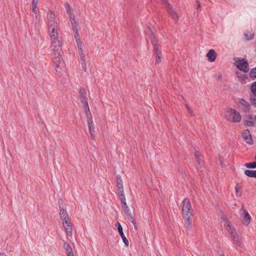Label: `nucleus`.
<instances>
[{
    "mask_svg": "<svg viewBox=\"0 0 256 256\" xmlns=\"http://www.w3.org/2000/svg\"><path fill=\"white\" fill-rule=\"evenodd\" d=\"M234 64L240 70L246 72L249 70L248 64L247 61L244 58H235Z\"/></svg>",
    "mask_w": 256,
    "mask_h": 256,
    "instance_id": "6",
    "label": "nucleus"
},
{
    "mask_svg": "<svg viewBox=\"0 0 256 256\" xmlns=\"http://www.w3.org/2000/svg\"><path fill=\"white\" fill-rule=\"evenodd\" d=\"M250 77L253 79H256V68H253L250 72Z\"/></svg>",
    "mask_w": 256,
    "mask_h": 256,
    "instance_id": "27",
    "label": "nucleus"
},
{
    "mask_svg": "<svg viewBox=\"0 0 256 256\" xmlns=\"http://www.w3.org/2000/svg\"><path fill=\"white\" fill-rule=\"evenodd\" d=\"M48 31L51 39V50L52 51H59L61 50L62 42L58 38V27L54 17H50L48 24Z\"/></svg>",
    "mask_w": 256,
    "mask_h": 256,
    "instance_id": "1",
    "label": "nucleus"
},
{
    "mask_svg": "<svg viewBox=\"0 0 256 256\" xmlns=\"http://www.w3.org/2000/svg\"><path fill=\"white\" fill-rule=\"evenodd\" d=\"M206 56L209 62H214L216 60V53L214 50L210 49L206 54Z\"/></svg>",
    "mask_w": 256,
    "mask_h": 256,
    "instance_id": "15",
    "label": "nucleus"
},
{
    "mask_svg": "<svg viewBox=\"0 0 256 256\" xmlns=\"http://www.w3.org/2000/svg\"><path fill=\"white\" fill-rule=\"evenodd\" d=\"M252 104L255 107H256V98H254L252 100Z\"/></svg>",
    "mask_w": 256,
    "mask_h": 256,
    "instance_id": "36",
    "label": "nucleus"
},
{
    "mask_svg": "<svg viewBox=\"0 0 256 256\" xmlns=\"http://www.w3.org/2000/svg\"><path fill=\"white\" fill-rule=\"evenodd\" d=\"M62 49L59 51H53L54 54L52 58L53 66L55 70L58 73L62 72L64 68V63L62 60L60 52Z\"/></svg>",
    "mask_w": 256,
    "mask_h": 256,
    "instance_id": "3",
    "label": "nucleus"
},
{
    "mask_svg": "<svg viewBox=\"0 0 256 256\" xmlns=\"http://www.w3.org/2000/svg\"><path fill=\"white\" fill-rule=\"evenodd\" d=\"M224 118L227 120L234 123L240 122L242 119L240 113L232 108H228L226 110Z\"/></svg>",
    "mask_w": 256,
    "mask_h": 256,
    "instance_id": "4",
    "label": "nucleus"
},
{
    "mask_svg": "<svg viewBox=\"0 0 256 256\" xmlns=\"http://www.w3.org/2000/svg\"><path fill=\"white\" fill-rule=\"evenodd\" d=\"M118 233H119L120 235V236L122 240V241L124 243V244L126 246H128V241L127 240V238H126V237L124 236L122 230L121 231H119Z\"/></svg>",
    "mask_w": 256,
    "mask_h": 256,
    "instance_id": "24",
    "label": "nucleus"
},
{
    "mask_svg": "<svg viewBox=\"0 0 256 256\" xmlns=\"http://www.w3.org/2000/svg\"><path fill=\"white\" fill-rule=\"evenodd\" d=\"M80 96L82 97L84 100H85L86 99V94L85 90L83 88H81L80 90Z\"/></svg>",
    "mask_w": 256,
    "mask_h": 256,
    "instance_id": "29",
    "label": "nucleus"
},
{
    "mask_svg": "<svg viewBox=\"0 0 256 256\" xmlns=\"http://www.w3.org/2000/svg\"><path fill=\"white\" fill-rule=\"evenodd\" d=\"M240 188V187L238 186V184L236 185V186L235 188L236 190V196H241V192L239 191V189Z\"/></svg>",
    "mask_w": 256,
    "mask_h": 256,
    "instance_id": "32",
    "label": "nucleus"
},
{
    "mask_svg": "<svg viewBox=\"0 0 256 256\" xmlns=\"http://www.w3.org/2000/svg\"><path fill=\"white\" fill-rule=\"evenodd\" d=\"M120 199L121 202V203L122 205L123 208H126V209L128 208V206H127L126 203V200L124 196V190H122V191L120 192Z\"/></svg>",
    "mask_w": 256,
    "mask_h": 256,
    "instance_id": "18",
    "label": "nucleus"
},
{
    "mask_svg": "<svg viewBox=\"0 0 256 256\" xmlns=\"http://www.w3.org/2000/svg\"><path fill=\"white\" fill-rule=\"evenodd\" d=\"M70 8L69 6H66V10H67V12H68V15H70H70H72V13H71V12H70Z\"/></svg>",
    "mask_w": 256,
    "mask_h": 256,
    "instance_id": "37",
    "label": "nucleus"
},
{
    "mask_svg": "<svg viewBox=\"0 0 256 256\" xmlns=\"http://www.w3.org/2000/svg\"><path fill=\"white\" fill-rule=\"evenodd\" d=\"M244 38L246 40H249L253 38V34L251 32L246 33L244 34Z\"/></svg>",
    "mask_w": 256,
    "mask_h": 256,
    "instance_id": "28",
    "label": "nucleus"
},
{
    "mask_svg": "<svg viewBox=\"0 0 256 256\" xmlns=\"http://www.w3.org/2000/svg\"><path fill=\"white\" fill-rule=\"evenodd\" d=\"M60 215L61 220L62 222L70 220L66 211L64 210V208H62L60 206Z\"/></svg>",
    "mask_w": 256,
    "mask_h": 256,
    "instance_id": "16",
    "label": "nucleus"
},
{
    "mask_svg": "<svg viewBox=\"0 0 256 256\" xmlns=\"http://www.w3.org/2000/svg\"><path fill=\"white\" fill-rule=\"evenodd\" d=\"M256 123V116L249 115L246 117L245 124L248 126H254Z\"/></svg>",
    "mask_w": 256,
    "mask_h": 256,
    "instance_id": "12",
    "label": "nucleus"
},
{
    "mask_svg": "<svg viewBox=\"0 0 256 256\" xmlns=\"http://www.w3.org/2000/svg\"><path fill=\"white\" fill-rule=\"evenodd\" d=\"M242 136L244 140L248 144H252L253 140L251 134L248 130H244L242 132Z\"/></svg>",
    "mask_w": 256,
    "mask_h": 256,
    "instance_id": "10",
    "label": "nucleus"
},
{
    "mask_svg": "<svg viewBox=\"0 0 256 256\" xmlns=\"http://www.w3.org/2000/svg\"><path fill=\"white\" fill-rule=\"evenodd\" d=\"M88 126L89 128V132L92 136H93L94 132V126L93 125V122L92 120L88 121Z\"/></svg>",
    "mask_w": 256,
    "mask_h": 256,
    "instance_id": "22",
    "label": "nucleus"
},
{
    "mask_svg": "<svg viewBox=\"0 0 256 256\" xmlns=\"http://www.w3.org/2000/svg\"><path fill=\"white\" fill-rule=\"evenodd\" d=\"M186 108L187 109L188 111V112L192 114V110L188 106L187 104H186Z\"/></svg>",
    "mask_w": 256,
    "mask_h": 256,
    "instance_id": "35",
    "label": "nucleus"
},
{
    "mask_svg": "<svg viewBox=\"0 0 256 256\" xmlns=\"http://www.w3.org/2000/svg\"><path fill=\"white\" fill-rule=\"evenodd\" d=\"M62 224L68 236L72 237V226L70 220L63 222Z\"/></svg>",
    "mask_w": 256,
    "mask_h": 256,
    "instance_id": "9",
    "label": "nucleus"
},
{
    "mask_svg": "<svg viewBox=\"0 0 256 256\" xmlns=\"http://www.w3.org/2000/svg\"><path fill=\"white\" fill-rule=\"evenodd\" d=\"M184 218V226L186 230H190L192 228V216H182Z\"/></svg>",
    "mask_w": 256,
    "mask_h": 256,
    "instance_id": "13",
    "label": "nucleus"
},
{
    "mask_svg": "<svg viewBox=\"0 0 256 256\" xmlns=\"http://www.w3.org/2000/svg\"><path fill=\"white\" fill-rule=\"evenodd\" d=\"M251 90L254 94L256 96V82L252 84L251 86Z\"/></svg>",
    "mask_w": 256,
    "mask_h": 256,
    "instance_id": "31",
    "label": "nucleus"
},
{
    "mask_svg": "<svg viewBox=\"0 0 256 256\" xmlns=\"http://www.w3.org/2000/svg\"><path fill=\"white\" fill-rule=\"evenodd\" d=\"M245 166L248 168H256V161L252 162L246 163Z\"/></svg>",
    "mask_w": 256,
    "mask_h": 256,
    "instance_id": "26",
    "label": "nucleus"
},
{
    "mask_svg": "<svg viewBox=\"0 0 256 256\" xmlns=\"http://www.w3.org/2000/svg\"><path fill=\"white\" fill-rule=\"evenodd\" d=\"M222 222L224 223V226L226 228L227 230L231 235L233 240L236 242H239V237L238 234L236 232L235 228L232 226L231 222L228 220V218L226 216L222 217Z\"/></svg>",
    "mask_w": 256,
    "mask_h": 256,
    "instance_id": "5",
    "label": "nucleus"
},
{
    "mask_svg": "<svg viewBox=\"0 0 256 256\" xmlns=\"http://www.w3.org/2000/svg\"><path fill=\"white\" fill-rule=\"evenodd\" d=\"M244 174L249 177L256 178V170H246L244 171Z\"/></svg>",
    "mask_w": 256,
    "mask_h": 256,
    "instance_id": "21",
    "label": "nucleus"
},
{
    "mask_svg": "<svg viewBox=\"0 0 256 256\" xmlns=\"http://www.w3.org/2000/svg\"><path fill=\"white\" fill-rule=\"evenodd\" d=\"M237 77L238 78L239 80L243 84H246L248 82V77L244 74H242L241 72H237Z\"/></svg>",
    "mask_w": 256,
    "mask_h": 256,
    "instance_id": "19",
    "label": "nucleus"
},
{
    "mask_svg": "<svg viewBox=\"0 0 256 256\" xmlns=\"http://www.w3.org/2000/svg\"><path fill=\"white\" fill-rule=\"evenodd\" d=\"M164 4H166V8L168 10V11L171 14H172V8L170 6V4H167V0H160Z\"/></svg>",
    "mask_w": 256,
    "mask_h": 256,
    "instance_id": "25",
    "label": "nucleus"
},
{
    "mask_svg": "<svg viewBox=\"0 0 256 256\" xmlns=\"http://www.w3.org/2000/svg\"><path fill=\"white\" fill-rule=\"evenodd\" d=\"M125 208L126 212L127 214V215L128 216H129V218H130L132 220V223L134 224V218L132 217V215L130 214V209L128 208L126 209V208Z\"/></svg>",
    "mask_w": 256,
    "mask_h": 256,
    "instance_id": "30",
    "label": "nucleus"
},
{
    "mask_svg": "<svg viewBox=\"0 0 256 256\" xmlns=\"http://www.w3.org/2000/svg\"><path fill=\"white\" fill-rule=\"evenodd\" d=\"M64 247L66 250L68 256H74L72 249L70 246L66 242H64Z\"/></svg>",
    "mask_w": 256,
    "mask_h": 256,
    "instance_id": "17",
    "label": "nucleus"
},
{
    "mask_svg": "<svg viewBox=\"0 0 256 256\" xmlns=\"http://www.w3.org/2000/svg\"><path fill=\"white\" fill-rule=\"evenodd\" d=\"M182 216H192V208L190 200L185 198L182 202Z\"/></svg>",
    "mask_w": 256,
    "mask_h": 256,
    "instance_id": "7",
    "label": "nucleus"
},
{
    "mask_svg": "<svg viewBox=\"0 0 256 256\" xmlns=\"http://www.w3.org/2000/svg\"><path fill=\"white\" fill-rule=\"evenodd\" d=\"M238 107L242 111L246 112L250 109V106L248 104V102L242 99L239 100Z\"/></svg>",
    "mask_w": 256,
    "mask_h": 256,
    "instance_id": "14",
    "label": "nucleus"
},
{
    "mask_svg": "<svg viewBox=\"0 0 256 256\" xmlns=\"http://www.w3.org/2000/svg\"><path fill=\"white\" fill-rule=\"evenodd\" d=\"M240 211V216L242 219V224L244 225L247 226L250 222L251 216L248 214V212L244 208L243 206L241 209Z\"/></svg>",
    "mask_w": 256,
    "mask_h": 256,
    "instance_id": "8",
    "label": "nucleus"
},
{
    "mask_svg": "<svg viewBox=\"0 0 256 256\" xmlns=\"http://www.w3.org/2000/svg\"><path fill=\"white\" fill-rule=\"evenodd\" d=\"M85 106L88 108V111H90V108H88V104L87 101H85Z\"/></svg>",
    "mask_w": 256,
    "mask_h": 256,
    "instance_id": "38",
    "label": "nucleus"
},
{
    "mask_svg": "<svg viewBox=\"0 0 256 256\" xmlns=\"http://www.w3.org/2000/svg\"><path fill=\"white\" fill-rule=\"evenodd\" d=\"M151 42L154 44V50L155 54H156V60L157 62H161V52L159 50V46L154 43V40L151 38Z\"/></svg>",
    "mask_w": 256,
    "mask_h": 256,
    "instance_id": "11",
    "label": "nucleus"
},
{
    "mask_svg": "<svg viewBox=\"0 0 256 256\" xmlns=\"http://www.w3.org/2000/svg\"><path fill=\"white\" fill-rule=\"evenodd\" d=\"M194 156L195 157V159L196 160L198 164L199 165H202V160L200 158V152L198 151H195V152L194 153Z\"/></svg>",
    "mask_w": 256,
    "mask_h": 256,
    "instance_id": "23",
    "label": "nucleus"
},
{
    "mask_svg": "<svg viewBox=\"0 0 256 256\" xmlns=\"http://www.w3.org/2000/svg\"><path fill=\"white\" fill-rule=\"evenodd\" d=\"M254 158L256 160V154H255V156H254Z\"/></svg>",
    "mask_w": 256,
    "mask_h": 256,
    "instance_id": "39",
    "label": "nucleus"
},
{
    "mask_svg": "<svg viewBox=\"0 0 256 256\" xmlns=\"http://www.w3.org/2000/svg\"><path fill=\"white\" fill-rule=\"evenodd\" d=\"M38 0H33V14H36L34 4L38 2Z\"/></svg>",
    "mask_w": 256,
    "mask_h": 256,
    "instance_id": "34",
    "label": "nucleus"
},
{
    "mask_svg": "<svg viewBox=\"0 0 256 256\" xmlns=\"http://www.w3.org/2000/svg\"><path fill=\"white\" fill-rule=\"evenodd\" d=\"M220 256H224V254H222Z\"/></svg>",
    "mask_w": 256,
    "mask_h": 256,
    "instance_id": "40",
    "label": "nucleus"
},
{
    "mask_svg": "<svg viewBox=\"0 0 256 256\" xmlns=\"http://www.w3.org/2000/svg\"><path fill=\"white\" fill-rule=\"evenodd\" d=\"M71 23L72 26V30L74 32V36L76 39L78 48V52L80 54V60L82 62V67L84 71H86V63L85 61V56L82 50V42L80 41V37L78 34V25L76 22L74 18H71L70 19Z\"/></svg>",
    "mask_w": 256,
    "mask_h": 256,
    "instance_id": "2",
    "label": "nucleus"
},
{
    "mask_svg": "<svg viewBox=\"0 0 256 256\" xmlns=\"http://www.w3.org/2000/svg\"><path fill=\"white\" fill-rule=\"evenodd\" d=\"M116 183L117 186L119 191H122V190H124L123 189V182L120 175H118L116 176Z\"/></svg>",
    "mask_w": 256,
    "mask_h": 256,
    "instance_id": "20",
    "label": "nucleus"
},
{
    "mask_svg": "<svg viewBox=\"0 0 256 256\" xmlns=\"http://www.w3.org/2000/svg\"><path fill=\"white\" fill-rule=\"evenodd\" d=\"M115 226L118 228V232L121 231L122 230V228L119 222H117L115 224Z\"/></svg>",
    "mask_w": 256,
    "mask_h": 256,
    "instance_id": "33",
    "label": "nucleus"
}]
</instances>
